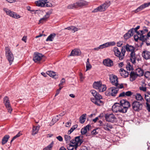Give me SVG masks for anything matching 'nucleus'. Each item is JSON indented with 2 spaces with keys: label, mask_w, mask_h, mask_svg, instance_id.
<instances>
[{
  "label": "nucleus",
  "mask_w": 150,
  "mask_h": 150,
  "mask_svg": "<svg viewBox=\"0 0 150 150\" xmlns=\"http://www.w3.org/2000/svg\"><path fill=\"white\" fill-rule=\"evenodd\" d=\"M102 83L100 82H95L93 84V86L94 88L98 89Z\"/></svg>",
  "instance_id": "obj_35"
},
{
  "label": "nucleus",
  "mask_w": 150,
  "mask_h": 150,
  "mask_svg": "<svg viewBox=\"0 0 150 150\" xmlns=\"http://www.w3.org/2000/svg\"><path fill=\"white\" fill-rule=\"evenodd\" d=\"M39 129V127L37 126H33V128L32 132V134L33 135H34L36 134H37Z\"/></svg>",
  "instance_id": "obj_33"
},
{
  "label": "nucleus",
  "mask_w": 150,
  "mask_h": 150,
  "mask_svg": "<svg viewBox=\"0 0 150 150\" xmlns=\"http://www.w3.org/2000/svg\"><path fill=\"white\" fill-rule=\"evenodd\" d=\"M130 59L131 62L133 64L136 63V59H137L138 60L135 54V52H132L130 54Z\"/></svg>",
  "instance_id": "obj_17"
},
{
  "label": "nucleus",
  "mask_w": 150,
  "mask_h": 150,
  "mask_svg": "<svg viewBox=\"0 0 150 150\" xmlns=\"http://www.w3.org/2000/svg\"><path fill=\"white\" fill-rule=\"evenodd\" d=\"M126 68L128 72H130L131 71H132V70L133 69L132 67L131 66L130 63L127 64L126 66Z\"/></svg>",
  "instance_id": "obj_41"
},
{
  "label": "nucleus",
  "mask_w": 150,
  "mask_h": 150,
  "mask_svg": "<svg viewBox=\"0 0 150 150\" xmlns=\"http://www.w3.org/2000/svg\"><path fill=\"white\" fill-rule=\"evenodd\" d=\"M121 107L124 113H126L128 109L131 106L130 103L126 100L124 99L121 100L120 101Z\"/></svg>",
  "instance_id": "obj_7"
},
{
  "label": "nucleus",
  "mask_w": 150,
  "mask_h": 150,
  "mask_svg": "<svg viewBox=\"0 0 150 150\" xmlns=\"http://www.w3.org/2000/svg\"><path fill=\"white\" fill-rule=\"evenodd\" d=\"M131 36L128 33V32L126 33L124 35V38L125 39H127Z\"/></svg>",
  "instance_id": "obj_53"
},
{
  "label": "nucleus",
  "mask_w": 150,
  "mask_h": 150,
  "mask_svg": "<svg viewBox=\"0 0 150 150\" xmlns=\"http://www.w3.org/2000/svg\"><path fill=\"white\" fill-rule=\"evenodd\" d=\"M107 45H108L106 43H105L103 45H100L99 47L100 48V49H102L104 48L108 47Z\"/></svg>",
  "instance_id": "obj_56"
},
{
  "label": "nucleus",
  "mask_w": 150,
  "mask_h": 150,
  "mask_svg": "<svg viewBox=\"0 0 150 150\" xmlns=\"http://www.w3.org/2000/svg\"><path fill=\"white\" fill-rule=\"evenodd\" d=\"M106 89V87L105 85L101 84L98 88L99 91L100 92H103L105 91Z\"/></svg>",
  "instance_id": "obj_38"
},
{
  "label": "nucleus",
  "mask_w": 150,
  "mask_h": 150,
  "mask_svg": "<svg viewBox=\"0 0 150 150\" xmlns=\"http://www.w3.org/2000/svg\"><path fill=\"white\" fill-rule=\"evenodd\" d=\"M9 100L8 97L7 96H5L3 99V102L4 104L9 101Z\"/></svg>",
  "instance_id": "obj_51"
},
{
  "label": "nucleus",
  "mask_w": 150,
  "mask_h": 150,
  "mask_svg": "<svg viewBox=\"0 0 150 150\" xmlns=\"http://www.w3.org/2000/svg\"><path fill=\"white\" fill-rule=\"evenodd\" d=\"M109 79L110 82L113 85L120 88H123L122 84L118 83V78L116 76L113 74H110L109 75Z\"/></svg>",
  "instance_id": "obj_2"
},
{
  "label": "nucleus",
  "mask_w": 150,
  "mask_h": 150,
  "mask_svg": "<svg viewBox=\"0 0 150 150\" xmlns=\"http://www.w3.org/2000/svg\"><path fill=\"white\" fill-rule=\"evenodd\" d=\"M142 56L146 60L150 59V52L146 50H144L142 52Z\"/></svg>",
  "instance_id": "obj_15"
},
{
  "label": "nucleus",
  "mask_w": 150,
  "mask_h": 150,
  "mask_svg": "<svg viewBox=\"0 0 150 150\" xmlns=\"http://www.w3.org/2000/svg\"><path fill=\"white\" fill-rule=\"evenodd\" d=\"M10 137L8 135H5L4 137L2 140L1 143L2 145H4L8 141Z\"/></svg>",
  "instance_id": "obj_32"
},
{
  "label": "nucleus",
  "mask_w": 150,
  "mask_h": 150,
  "mask_svg": "<svg viewBox=\"0 0 150 150\" xmlns=\"http://www.w3.org/2000/svg\"><path fill=\"white\" fill-rule=\"evenodd\" d=\"M46 0H39L35 1V4L37 6L45 7Z\"/></svg>",
  "instance_id": "obj_18"
},
{
  "label": "nucleus",
  "mask_w": 150,
  "mask_h": 150,
  "mask_svg": "<svg viewBox=\"0 0 150 150\" xmlns=\"http://www.w3.org/2000/svg\"><path fill=\"white\" fill-rule=\"evenodd\" d=\"M64 29H67L69 30H70L73 33L77 31L78 30V28L74 26H72L68 27L67 28H65Z\"/></svg>",
  "instance_id": "obj_28"
},
{
  "label": "nucleus",
  "mask_w": 150,
  "mask_h": 150,
  "mask_svg": "<svg viewBox=\"0 0 150 150\" xmlns=\"http://www.w3.org/2000/svg\"><path fill=\"white\" fill-rule=\"evenodd\" d=\"M78 2L81 7L88 5V2L85 1H80Z\"/></svg>",
  "instance_id": "obj_40"
},
{
  "label": "nucleus",
  "mask_w": 150,
  "mask_h": 150,
  "mask_svg": "<svg viewBox=\"0 0 150 150\" xmlns=\"http://www.w3.org/2000/svg\"><path fill=\"white\" fill-rule=\"evenodd\" d=\"M144 98L146 100V102H149L150 101V94L147 93L145 94Z\"/></svg>",
  "instance_id": "obj_42"
},
{
  "label": "nucleus",
  "mask_w": 150,
  "mask_h": 150,
  "mask_svg": "<svg viewBox=\"0 0 150 150\" xmlns=\"http://www.w3.org/2000/svg\"><path fill=\"white\" fill-rule=\"evenodd\" d=\"M107 46L108 47L110 46H113L115 45V43L114 42H106Z\"/></svg>",
  "instance_id": "obj_54"
},
{
  "label": "nucleus",
  "mask_w": 150,
  "mask_h": 150,
  "mask_svg": "<svg viewBox=\"0 0 150 150\" xmlns=\"http://www.w3.org/2000/svg\"><path fill=\"white\" fill-rule=\"evenodd\" d=\"M77 125H75L73 126L71 128V129L68 131V134H70L75 129L77 128Z\"/></svg>",
  "instance_id": "obj_47"
},
{
  "label": "nucleus",
  "mask_w": 150,
  "mask_h": 150,
  "mask_svg": "<svg viewBox=\"0 0 150 150\" xmlns=\"http://www.w3.org/2000/svg\"><path fill=\"white\" fill-rule=\"evenodd\" d=\"M91 127L90 125H88L84 128H82L81 130V133L82 134H85L86 133L87 130H89V128Z\"/></svg>",
  "instance_id": "obj_29"
},
{
  "label": "nucleus",
  "mask_w": 150,
  "mask_h": 150,
  "mask_svg": "<svg viewBox=\"0 0 150 150\" xmlns=\"http://www.w3.org/2000/svg\"><path fill=\"white\" fill-rule=\"evenodd\" d=\"M113 51L115 55L118 57L120 60H122L124 58L126 51L123 47L121 48V52L117 47L114 48Z\"/></svg>",
  "instance_id": "obj_3"
},
{
  "label": "nucleus",
  "mask_w": 150,
  "mask_h": 150,
  "mask_svg": "<svg viewBox=\"0 0 150 150\" xmlns=\"http://www.w3.org/2000/svg\"><path fill=\"white\" fill-rule=\"evenodd\" d=\"M103 127L105 130L107 131H110V129L113 128L112 125L107 123L103 124Z\"/></svg>",
  "instance_id": "obj_21"
},
{
  "label": "nucleus",
  "mask_w": 150,
  "mask_h": 150,
  "mask_svg": "<svg viewBox=\"0 0 150 150\" xmlns=\"http://www.w3.org/2000/svg\"><path fill=\"white\" fill-rule=\"evenodd\" d=\"M91 65L89 62V59L88 58L86 63V71L90 70L91 68Z\"/></svg>",
  "instance_id": "obj_43"
},
{
  "label": "nucleus",
  "mask_w": 150,
  "mask_h": 150,
  "mask_svg": "<svg viewBox=\"0 0 150 150\" xmlns=\"http://www.w3.org/2000/svg\"><path fill=\"white\" fill-rule=\"evenodd\" d=\"M123 44L122 41H120L117 43V46L119 47H121Z\"/></svg>",
  "instance_id": "obj_60"
},
{
  "label": "nucleus",
  "mask_w": 150,
  "mask_h": 150,
  "mask_svg": "<svg viewBox=\"0 0 150 150\" xmlns=\"http://www.w3.org/2000/svg\"><path fill=\"white\" fill-rule=\"evenodd\" d=\"M54 144V142L53 141L52 142L47 146L44 148L43 150H51L52 147L53 146Z\"/></svg>",
  "instance_id": "obj_44"
},
{
  "label": "nucleus",
  "mask_w": 150,
  "mask_h": 150,
  "mask_svg": "<svg viewBox=\"0 0 150 150\" xmlns=\"http://www.w3.org/2000/svg\"><path fill=\"white\" fill-rule=\"evenodd\" d=\"M91 100L92 101V102L95 103L96 105V103L97 99L95 98H91Z\"/></svg>",
  "instance_id": "obj_62"
},
{
  "label": "nucleus",
  "mask_w": 150,
  "mask_h": 150,
  "mask_svg": "<svg viewBox=\"0 0 150 150\" xmlns=\"http://www.w3.org/2000/svg\"><path fill=\"white\" fill-rule=\"evenodd\" d=\"M4 104L6 108L7 109L8 112L11 113L12 110L11 106L10 101Z\"/></svg>",
  "instance_id": "obj_30"
},
{
  "label": "nucleus",
  "mask_w": 150,
  "mask_h": 150,
  "mask_svg": "<svg viewBox=\"0 0 150 150\" xmlns=\"http://www.w3.org/2000/svg\"><path fill=\"white\" fill-rule=\"evenodd\" d=\"M119 89L118 87H113L109 88L106 91V93L108 96H116Z\"/></svg>",
  "instance_id": "obj_5"
},
{
  "label": "nucleus",
  "mask_w": 150,
  "mask_h": 150,
  "mask_svg": "<svg viewBox=\"0 0 150 150\" xmlns=\"http://www.w3.org/2000/svg\"><path fill=\"white\" fill-rule=\"evenodd\" d=\"M103 6V8L104 9L105 11L109 6L110 4L109 2H105L102 5H101Z\"/></svg>",
  "instance_id": "obj_48"
},
{
  "label": "nucleus",
  "mask_w": 150,
  "mask_h": 150,
  "mask_svg": "<svg viewBox=\"0 0 150 150\" xmlns=\"http://www.w3.org/2000/svg\"><path fill=\"white\" fill-rule=\"evenodd\" d=\"M86 114H84L82 115L79 118V122L81 124L83 123L86 120Z\"/></svg>",
  "instance_id": "obj_31"
},
{
  "label": "nucleus",
  "mask_w": 150,
  "mask_h": 150,
  "mask_svg": "<svg viewBox=\"0 0 150 150\" xmlns=\"http://www.w3.org/2000/svg\"><path fill=\"white\" fill-rule=\"evenodd\" d=\"M56 138L60 142H62L63 141V138L60 136H59L57 137Z\"/></svg>",
  "instance_id": "obj_63"
},
{
  "label": "nucleus",
  "mask_w": 150,
  "mask_h": 150,
  "mask_svg": "<svg viewBox=\"0 0 150 150\" xmlns=\"http://www.w3.org/2000/svg\"><path fill=\"white\" fill-rule=\"evenodd\" d=\"M145 76L147 78L150 77V72L149 71L146 72L144 74Z\"/></svg>",
  "instance_id": "obj_59"
},
{
  "label": "nucleus",
  "mask_w": 150,
  "mask_h": 150,
  "mask_svg": "<svg viewBox=\"0 0 150 150\" xmlns=\"http://www.w3.org/2000/svg\"><path fill=\"white\" fill-rule=\"evenodd\" d=\"M135 73L138 76H141L143 75L144 74V71L141 68L137 69L135 71Z\"/></svg>",
  "instance_id": "obj_24"
},
{
  "label": "nucleus",
  "mask_w": 150,
  "mask_h": 150,
  "mask_svg": "<svg viewBox=\"0 0 150 150\" xmlns=\"http://www.w3.org/2000/svg\"><path fill=\"white\" fill-rule=\"evenodd\" d=\"M98 97L96 98L97 99L96 103V105L99 106H101L103 104V101L100 100L101 99H102V97L101 96H99Z\"/></svg>",
  "instance_id": "obj_26"
},
{
  "label": "nucleus",
  "mask_w": 150,
  "mask_h": 150,
  "mask_svg": "<svg viewBox=\"0 0 150 150\" xmlns=\"http://www.w3.org/2000/svg\"><path fill=\"white\" fill-rule=\"evenodd\" d=\"M65 80L64 79L62 78L60 81V83L59 84L60 86H62L63 83L65 82Z\"/></svg>",
  "instance_id": "obj_61"
},
{
  "label": "nucleus",
  "mask_w": 150,
  "mask_h": 150,
  "mask_svg": "<svg viewBox=\"0 0 150 150\" xmlns=\"http://www.w3.org/2000/svg\"><path fill=\"white\" fill-rule=\"evenodd\" d=\"M128 33L131 36H132L133 35L134 33V28H132V29L129 31Z\"/></svg>",
  "instance_id": "obj_57"
},
{
  "label": "nucleus",
  "mask_w": 150,
  "mask_h": 150,
  "mask_svg": "<svg viewBox=\"0 0 150 150\" xmlns=\"http://www.w3.org/2000/svg\"><path fill=\"white\" fill-rule=\"evenodd\" d=\"M103 63L104 65L107 67H111L113 65L112 61L108 58L104 60Z\"/></svg>",
  "instance_id": "obj_14"
},
{
  "label": "nucleus",
  "mask_w": 150,
  "mask_h": 150,
  "mask_svg": "<svg viewBox=\"0 0 150 150\" xmlns=\"http://www.w3.org/2000/svg\"><path fill=\"white\" fill-rule=\"evenodd\" d=\"M67 8L69 9L76 8L74 3L69 5L67 6Z\"/></svg>",
  "instance_id": "obj_50"
},
{
  "label": "nucleus",
  "mask_w": 150,
  "mask_h": 150,
  "mask_svg": "<svg viewBox=\"0 0 150 150\" xmlns=\"http://www.w3.org/2000/svg\"><path fill=\"white\" fill-rule=\"evenodd\" d=\"M47 74L50 77H52L55 79H57L58 78V76L56 74L55 72L52 71H48L47 72Z\"/></svg>",
  "instance_id": "obj_27"
},
{
  "label": "nucleus",
  "mask_w": 150,
  "mask_h": 150,
  "mask_svg": "<svg viewBox=\"0 0 150 150\" xmlns=\"http://www.w3.org/2000/svg\"><path fill=\"white\" fill-rule=\"evenodd\" d=\"M131 106L134 111L139 112L142 110L143 105L142 103L137 101H134L132 103Z\"/></svg>",
  "instance_id": "obj_6"
},
{
  "label": "nucleus",
  "mask_w": 150,
  "mask_h": 150,
  "mask_svg": "<svg viewBox=\"0 0 150 150\" xmlns=\"http://www.w3.org/2000/svg\"><path fill=\"white\" fill-rule=\"evenodd\" d=\"M4 11L6 13V14L16 19H18L21 18V16L16 14V13L11 11L6 8H4L3 9Z\"/></svg>",
  "instance_id": "obj_9"
},
{
  "label": "nucleus",
  "mask_w": 150,
  "mask_h": 150,
  "mask_svg": "<svg viewBox=\"0 0 150 150\" xmlns=\"http://www.w3.org/2000/svg\"><path fill=\"white\" fill-rule=\"evenodd\" d=\"M22 134L20 132H18L17 134L14 136L11 139V143L15 139L19 137Z\"/></svg>",
  "instance_id": "obj_49"
},
{
  "label": "nucleus",
  "mask_w": 150,
  "mask_h": 150,
  "mask_svg": "<svg viewBox=\"0 0 150 150\" xmlns=\"http://www.w3.org/2000/svg\"><path fill=\"white\" fill-rule=\"evenodd\" d=\"M149 37L148 36L147 34V35H144L143 34L139 37V40L142 41H145L149 39Z\"/></svg>",
  "instance_id": "obj_37"
},
{
  "label": "nucleus",
  "mask_w": 150,
  "mask_h": 150,
  "mask_svg": "<svg viewBox=\"0 0 150 150\" xmlns=\"http://www.w3.org/2000/svg\"><path fill=\"white\" fill-rule=\"evenodd\" d=\"M149 102H146V107L147 110L149 112L150 111V105L149 104Z\"/></svg>",
  "instance_id": "obj_58"
},
{
  "label": "nucleus",
  "mask_w": 150,
  "mask_h": 150,
  "mask_svg": "<svg viewBox=\"0 0 150 150\" xmlns=\"http://www.w3.org/2000/svg\"><path fill=\"white\" fill-rule=\"evenodd\" d=\"M123 48L125 50L126 49V50L128 52H134L135 48L132 46L129 45L128 44H127L125 46H123Z\"/></svg>",
  "instance_id": "obj_16"
},
{
  "label": "nucleus",
  "mask_w": 150,
  "mask_h": 150,
  "mask_svg": "<svg viewBox=\"0 0 150 150\" xmlns=\"http://www.w3.org/2000/svg\"><path fill=\"white\" fill-rule=\"evenodd\" d=\"M149 6H150V2L148 3H145L138 7L134 11V12L135 13H137L138 12L140 11L141 10H143L144 8L148 7Z\"/></svg>",
  "instance_id": "obj_13"
},
{
  "label": "nucleus",
  "mask_w": 150,
  "mask_h": 150,
  "mask_svg": "<svg viewBox=\"0 0 150 150\" xmlns=\"http://www.w3.org/2000/svg\"><path fill=\"white\" fill-rule=\"evenodd\" d=\"M56 34L54 33H52L46 39V41H52L54 38L56 37Z\"/></svg>",
  "instance_id": "obj_25"
},
{
  "label": "nucleus",
  "mask_w": 150,
  "mask_h": 150,
  "mask_svg": "<svg viewBox=\"0 0 150 150\" xmlns=\"http://www.w3.org/2000/svg\"><path fill=\"white\" fill-rule=\"evenodd\" d=\"M138 35H140V36H141L142 35H143L144 33V31L143 30H141L140 31V32H138L137 31V32Z\"/></svg>",
  "instance_id": "obj_64"
},
{
  "label": "nucleus",
  "mask_w": 150,
  "mask_h": 150,
  "mask_svg": "<svg viewBox=\"0 0 150 150\" xmlns=\"http://www.w3.org/2000/svg\"><path fill=\"white\" fill-rule=\"evenodd\" d=\"M90 92L93 95V96L95 97V98H97L99 96H101L95 90H91Z\"/></svg>",
  "instance_id": "obj_39"
},
{
  "label": "nucleus",
  "mask_w": 150,
  "mask_h": 150,
  "mask_svg": "<svg viewBox=\"0 0 150 150\" xmlns=\"http://www.w3.org/2000/svg\"><path fill=\"white\" fill-rule=\"evenodd\" d=\"M60 118V117L58 116V115H57L56 117L53 118L52 120L54 122H57Z\"/></svg>",
  "instance_id": "obj_52"
},
{
  "label": "nucleus",
  "mask_w": 150,
  "mask_h": 150,
  "mask_svg": "<svg viewBox=\"0 0 150 150\" xmlns=\"http://www.w3.org/2000/svg\"><path fill=\"white\" fill-rule=\"evenodd\" d=\"M105 10L103 8V6L101 5L95 9L92 12H97L98 11H104Z\"/></svg>",
  "instance_id": "obj_34"
},
{
  "label": "nucleus",
  "mask_w": 150,
  "mask_h": 150,
  "mask_svg": "<svg viewBox=\"0 0 150 150\" xmlns=\"http://www.w3.org/2000/svg\"><path fill=\"white\" fill-rule=\"evenodd\" d=\"M112 110L113 112H118L124 113L122 108L120 104L116 103L112 106Z\"/></svg>",
  "instance_id": "obj_8"
},
{
  "label": "nucleus",
  "mask_w": 150,
  "mask_h": 150,
  "mask_svg": "<svg viewBox=\"0 0 150 150\" xmlns=\"http://www.w3.org/2000/svg\"><path fill=\"white\" fill-rule=\"evenodd\" d=\"M43 56L44 55L41 53L35 52L33 54V60L35 62L40 63Z\"/></svg>",
  "instance_id": "obj_10"
},
{
  "label": "nucleus",
  "mask_w": 150,
  "mask_h": 150,
  "mask_svg": "<svg viewBox=\"0 0 150 150\" xmlns=\"http://www.w3.org/2000/svg\"><path fill=\"white\" fill-rule=\"evenodd\" d=\"M130 73V80L132 81H134L136 78L138 76L135 72L131 71L129 72Z\"/></svg>",
  "instance_id": "obj_22"
},
{
  "label": "nucleus",
  "mask_w": 150,
  "mask_h": 150,
  "mask_svg": "<svg viewBox=\"0 0 150 150\" xmlns=\"http://www.w3.org/2000/svg\"><path fill=\"white\" fill-rule=\"evenodd\" d=\"M83 141L81 139V137L80 136L76 137H75L74 139L71 140V144H70L69 146L67 147L68 150H73L74 147L76 149L77 147L80 146Z\"/></svg>",
  "instance_id": "obj_1"
},
{
  "label": "nucleus",
  "mask_w": 150,
  "mask_h": 150,
  "mask_svg": "<svg viewBox=\"0 0 150 150\" xmlns=\"http://www.w3.org/2000/svg\"><path fill=\"white\" fill-rule=\"evenodd\" d=\"M135 97L136 99L137 100L141 101H142V100H144V99H143V97L142 96L141 94L139 93H137L135 95Z\"/></svg>",
  "instance_id": "obj_36"
},
{
  "label": "nucleus",
  "mask_w": 150,
  "mask_h": 150,
  "mask_svg": "<svg viewBox=\"0 0 150 150\" xmlns=\"http://www.w3.org/2000/svg\"><path fill=\"white\" fill-rule=\"evenodd\" d=\"M71 137L70 136L67 135H64V139L65 141L66 142V143H69V142H71Z\"/></svg>",
  "instance_id": "obj_45"
},
{
  "label": "nucleus",
  "mask_w": 150,
  "mask_h": 150,
  "mask_svg": "<svg viewBox=\"0 0 150 150\" xmlns=\"http://www.w3.org/2000/svg\"><path fill=\"white\" fill-rule=\"evenodd\" d=\"M119 72L121 76L124 78H126L129 75V72L126 71L122 68H121L120 69Z\"/></svg>",
  "instance_id": "obj_20"
},
{
  "label": "nucleus",
  "mask_w": 150,
  "mask_h": 150,
  "mask_svg": "<svg viewBox=\"0 0 150 150\" xmlns=\"http://www.w3.org/2000/svg\"><path fill=\"white\" fill-rule=\"evenodd\" d=\"M81 54V52L80 50L78 49H74L71 51L69 56H78L80 55Z\"/></svg>",
  "instance_id": "obj_19"
},
{
  "label": "nucleus",
  "mask_w": 150,
  "mask_h": 150,
  "mask_svg": "<svg viewBox=\"0 0 150 150\" xmlns=\"http://www.w3.org/2000/svg\"><path fill=\"white\" fill-rule=\"evenodd\" d=\"M105 117L106 121L111 122H113L117 120V118L113 114H107L105 116Z\"/></svg>",
  "instance_id": "obj_11"
},
{
  "label": "nucleus",
  "mask_w": 150,
  "mask_h": 150,
  "mask_svg": "<svg viewBox=\"0 0 150 150\" xmlns=\"http://www.w3.org/2000/svg\"><path fill=\"white\" fill-rule=\"evenodd\" d=\"M5 50L6 58L11 65L14 60L13 56L8 47H6Z\"/></svg>",
  "instance_id": "obj_4"
},
{
  "label": "nucleus",
  "mask_w": 150,
  "mask_h": 150,
  "mask_svg": "<svg viewBox=\"0 0 150 150\" xmlns=\"http://www.w3.org/2000/svg\"><path fill=\"white\" fill-rule=\"evenodd\" d=\"M52 13V11H49L46 13V15L43 17V18L40 19L39 20V23H43L44 22H46L47 18L49 17L50 15Z\"/></svg>",
  "instance_id": "obj_12"
},
{
  "label": "nucleus",
  "mask_w": 150,
  "mask_h": 150,
  "mask_svg": "<svg viewBox=\"0 0 150 150\" xmlns=\"http://www.w3.org/2000/svg\"><path fill=\"white\" fill-rule=\"evenodd\" d=\"M139 89L140 90L144 92H145L146 91V87L143 86L139 87Z\"/></svg>",
  "instance_id": "obj_55"
},
{
  "label": "nucleus",
  "mask_w": 150,
  "mask_h": 150,
  "mask_svg": "<svg viewBox=\"0 0 150 150\" xmlns=\"http://www.w3.org/2000/svg\"><path fill=\"white\" fill-rule=\"evenodd\" d=\"M133 94V93L131 91H127L125 92H123L122 93H120L118 97H123L125 96H131Z\"/></svg>",
  "instance_id": "obj_23"
},
{
  "label": "nucleus",
  "mask_w": 150,
  "mask_h": 150,
  "mask_svg": "<svg viewBox=\"0 0 150 150\" xmlns=\"http://www.w3.org/2000/svg\"><path fill=\"white\" fill-rule=\"evenodd\" d=\"M51 1H49L48 0H46L45 1V7H51L52 6V4Z\"/></svg>",
  "instance_id": "obj_46"
}]
</instances>
